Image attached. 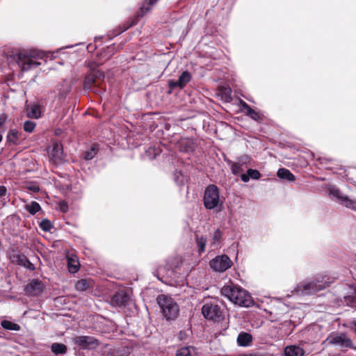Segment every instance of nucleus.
<instances>
[{
  "label": "nucleus",
  "mask_w": 356,
  "mask_h": 356,
  "mask_svg": "<svg viewBox=\"0 0 356 356\" xmlns=\"http://www.w3.org/2000/svg\"><path fill=\"white\" fill-rule=\"evenodd\" d=\"M221 293L230 301L240 306L248 307L253 302L250 294L246 290L234 284L224 286L221 289Z\"/></svg>",
  "instance_id": "1"
},
{
  "label": "nucleus",
  "mask_w": 356,
  "mask_h": 356,
  "mask_svg": "<svg viewBox=\"0 0 356 356\" xmlns=\"http://www.w3.org/2000/svg\"><path fill=\"white\" fill-rule=\"evenodd\" d=\"M105 77L104 72L92 68L87 72L84 77L83 88L85 92L90 91L97 94H102L104 91L99 81H104Z\"/></svg>",
  "instance_id": "2"
},
{
  "label": "nucleus",
  "mask_w": 356,
  "mask_h": 356,
  "mask_svg": "<svg viewBox=\"0 0 356 356\" xmlns=\"http://www.w3.org/2000/svg\"><path fill=\"white\" fill-rule=\"evenodd\" d=\"M105 77L104 72L92 68L87 72L84 77L83 88L85 92L90 91L97 94H102L104 91L99 81H104Z\"/></svg>",
  "instance_id": "3"
},
{
  "label": "nucleus",
  "mask_w": 356,
  "mask_h": 356,
  "mask_svg": "<svg viewBox=\"0 0 356 356\" xmlns=\"http://www.w3.org/2000/svg\"><path fill=\"white\" fill-rule=\"evenodd\" d=\"M202 201L207 209L216 211H221L224 202L220 197L219 188L214 184H209L206 187Z\"/></svg>",
  "instance_id": "4"
},
{
  "label": "nucleus",
  "mask_w": 356,
  "mask_h": 356,
  "mask_svg": "<svg viewBox=\"0 0 356 356\" xmlns=\"http://www.w3.org/2000/svg\"><path fill=\"white\" fill-rule=\"evenodd\" d=\"M157 302L167 321L175 320L178 316L179 306L173 298L162 294L158 296Z\"/></svg>",
  "instance_id": "5"
},
{
  "label": "nucleus",
  "mask_w": 356,
  "mask_h": 356,
  "mask_svg": "<svg viewBox=\"0 0 356 356\" xmlns=\"http://www.w3.org/2000/svg\"><path fill=\"white\" fill-rule=\"evenodd\" d=\"M37 58H42V54L21 52L17 55L16 61L22 71H28L36 68L40 65V62L35 60Z\"/></svg>",
  "instance_id": "6"
},
{
  "label": "nucleus",
  "mask_w": 356,
  "mask_h": 356,
  "mask_svg": "<svg viewBox=\"0 0 356 356\" xmlns=\"http://www.w3.org/2000/svg\"><path fill=\"white\" fill-rule=\"evenodd\" d=\"M328 286L326 281L314 280L311 282H300L296 286V292L301 295H311L325 289Z\"/></svg>",
  "instance_id": "7"
},
{
  "label": "nucleus",
  "mask_w": 356,
  "mask_h": 356,
  "mask_svg": "<svg viewBox=\"0 0 356 356\" xmlns=\"http://www.w3.org/2000/svg\"><path fill=\"white\" fill-rule=\"evenodd\" d=\"M325 342L338 346L341 349L354 348L351 339L346 333L332 332L327 336Z\"/></svg>",
  "instance_id": "8"
},
{
  "label": "nucleus",
  "mask_w": 356,
  "mask_h": 356,
  "mask_svg": "<svg viewBox=\"0 0 356 356\" xmlns=\"http://www.w3.org/2000/svg\"><path fill=\"white\" fill-rule=\"evenodd\" d=\"M225 161L230 167L232 173L234 175H239L244 172L245 168L252 165L251 157L245 154L238 157L236 161H232L229 159H225Z\"/></svg>",
  "instance_id": "9"
},
{
  "label": "nucleus",
  "mask_w": 356,
  "mask_h": 356,
  "mask_svg": "<svg viewBox=\"0 0 356 356\" xmlns=\"http://www.w3.org/2000/svg\"><path fill=\"white\" fill-rule=\"evenodd\" d=\"M156 273L157 278L165 284L173 285L177 282V273L168 264L159 266Z\"/></svg>",
  "instance_id": "10"
},
{
  "label": "nucleus",
  "mask_w": 356,
  "mask_h": 356,
  "mask_svg": "<svg viewBox=\"0 0 356 356\" xmlns=\"http://www.w3.org/2000/svg\"><path fill=\"white\" fill-rule=\"evenodd\" d=\"M329 195L332 199L336 200L339 204L356 211V200L350 199L334 186L329 188Z\"/></svg>",
  "instance_id": "11"
},
{
  "label": "nucleus",
  "mask_w": 356,
  "mask_h": 356,
  "mask_svg": "<svg viewBox=\"0 0 356 356\" xmlns=\"http://www.w3.org/2000/svg\"><path fill=\"white\" fill-rule=\"evenodd\" d=\"M74 345L82 350H95L99 345V341L92 336H77L73 338Z\"/></svg>",
  "instance_id": "12"
},
{
  "label": "nucleus",
  "mask_w": 356,
  "mask_h": 356,
  "mask_svg": "<svg viewBox=\"0 0 356 356\" xmlns=\"http://www.w3.org/2000/svg\"><path fill=\"white\" fill-rule=\"evenodd\" d=\"M202 313L205 318L213 321H219L222 318L221 309L216 303H205L202 307Z\"/></svg>",
  "instance_id": "13"
},
{
  "label": "nucleus",
  "mask_w": 356,
  "mask_h": 356,
  "mask_svg": "<svg viewBox=\"0 0 356 356\" xmlns=\"http://www.w3.org/2000/svg\"><path fill=\"white\" fill-rule=\"evenodd\" d=\"M211 268L218 272H224L232 265V261L226 254L216 256L209 262Z\"/></svg>",
  "instance_id": "14"
},
{
  "label": "nucleus",
  "mask_w": 356,
  "mask_h": 356,
  "mask_svg": "<svg viewBox=\"0 0 356 356\" xmlns=\"http://www.w3.org/2000/svg\"><path fill=\"white\" fill-rule=\"evenodd\" d=\"M72 84L70 81L64 79L56 88L58 92V97L60 101H64L69 93L71 92Z\"/></svg>",
  "instance_id": "15"
},
{
  "label": "nucleus",
  "mask_w": 356,
  "mask_h": 356,
  "mask_svg": "<svg viewBox=\"0 0 356 356\" xmlns=\"http://www.w3.org/2000/svg\"><path fill=\"white\" fill-rule=\"evenodd\" d=\"M44 289L43 284L38 279L33 280L29 284L25 286V291L28 295L38 296Z\"/></svg>",
  "instance_id": "16"
},
{
  "label": "nucleus",
  "mask_w": 356,
  "mask_h": 356,
  "mask_svg": "<svg viewBox=\"0 0 356 356\" xmlns=\"http://www.w3.org/2000/svg\"><path fill=\"white\" fill-rule=\"evenodd\" d=\"M12 259L14 262H16L18 265L24 267L25 268L33 271L35 270V266L33 264H32L29 259L24 254H13L12 257Z\"/></svg>",
  "instance_id": "17"
},
{
  "label": "nucleus",
  "mask_w": 356,
  "mask_h": 356,
  "mask_svg": "<svg viewBox=\"0 0 356 356\" xmlns=\"http://www.w3.org/2000/svg\"><path fill=\"white\" fill-rule=\"evenodd\" d=\"M129 300V296L124 291H119L115 293L111 299V305L116 307L125 306Z\"/></svg>",
  "instance_id": "18"
},
{
  "label": "nucleus",
  "mask_w": 356,
  "mask_h": 356,
  "mask_svg": "<svg viewBox=\"0 0 356 356\" xmlns=\"http://www.w3.org/2000/svg\"><path fill=\"white\" fill-rule=\"evenodd\" d=\"M195 238L197 251L199 254H202L205 252V247L207 243V237L206 236L195 234Z\"/></svg>",
  "instance_id": "19"
},
{
  "label": "nucleus",
  "mask_w": 356,
  "mask_h": 356,
  "mask_svg": "<svg viewBox=\"0 0 356 356\" xmlns=\"http://www.w3.org/2000/svg\"><path fill=\"white\" fill-rule=\"evenodd\" d=\"M67 268L70 273H76L80 268V264L78 258L75 255L68 256Z\"/></svg>",
  "instance_id": "20"
},
{
  "label": "nucleus",
  "mask_w": 356,
  "mask_h": 356,
  "mask_svg": "<svg viewBox=\"0 0 356 356\" xmlns=\"http://www.w3.org/2000/svg\"><path fill=\"white\" fill-rule=\"evenodd\" d=\"M252 341V337L250 334L242 332L237 337V343L239 346L247 347Z\"/></svg>",
  "instance_id": "21"
},
{
  "label": "nucleus",
  "mask_w": 356,
  "mask_h": 356,
  "mask_svg": "<svg viewBox=\"0 0 356 356\" xmlns=\"http://www.w3.org/2000/svg\"><path fill=\"white\" fill-rule=\"evenodd\" d=\"M286 356H303L305 350L298 346H287L284 349Z\"/></svg>",
  "instance_id": "22"
},
{
  "label": "nucleus",
  "mask_w": 356,
  "mask_h": 356,
  "mask_svg": "<svg viewBox=\"0 0 356 356\" xmlns=\"http://www.w3.org/2000/svg\"><path fill=\"white\" fill-rule=\"evenodd\" d=\"M63 145L60 143H55L53 144L51 156L56 161H60L63 159Z\"/></svg>",
  "instance_id": "23"
},
{
  "label": "nucleus",
  "mask_w": 356,
  "mask_h": 356,
  "mask_svg": "<svg viewBox=\"0 0 356 356\" xmlns=\"http://www.w3.org/2000/svg\"><path fill=\"white\" fill-rule=\"evenodd\" d=\"M192 79L191 74L186 70L184 71L178 78V87L183 89Z\"/></svg>",
  "instance_id": "24"
},
{
  "label": "nucleus",
  "mask_w": 356,
  "mask_h": 356,
  "mask_svg": "<svg viewBox=\"0 0 356 356\" xmlns=\"http://www.w3.org/2000/svg\"><path fill=\"white\" fill-rule=\"evenodd\" d=\"M196 349L193 346L182 347L177 350L176 356H195Z\"/></svg>",
  "instance_id": "25"
},
{
  "label": "nucleus",
  "mask_w": 356,
  "mask_h": 356,
  "mask_svg": "<svg viewBox=\"0 0 356 356\" xmlns=\"http://www.w3.org/2000/svg\"><path fill=\"white\" fill-rule=\"evenodd\" d=\"M277 177L281 179L293 181L295 180V176L291 171L286 168H280L277 172Z\"/></svg>",
  "instance_id": "26"
},
{
  "label": "nucleus",
  "mask_w": 356,
  "mask_h": 356,
  "mask_svg": "<svg viewBox=\"0 0 356 356\" xmlns=\"http://www.w3.org/2000/svg\"><path fill=\"white\" fill-rule=\"evenodd\" d=\"M51 351L56 355H63L67 353V346L63 343H54L51 346Z\"/></svg>",
  "instance_id": "27"
},
{
  "label": "nucleus",
  "mask_w": 356,
  "mask_h": 356,
  "mask_svg": "<svg viewBox=\"0 0 356 356\" xmlns=\"http://www.w3.org/2000/svg\"><path fill=\"white\" fill-rule=\"evenodd\" d=\"M27 115L31 118H38L40 117V110L38 105L33 104L27 108Z\"/></svg>",
  "instance_id": "28"
},
{
  "label": "nucleus",
  "mask_w": 356,
  "mask_h": 356,
  "mask_svg": "<svg viewBox=\"0 0 356 356\" xmlns=\"http://www.w3.org/2000/svg\"><path fill=\"white\" fill-rule=\"evenodd\" d=\"M1 325L3 329L7 330L19 331L20 330V326L18 324L8 320H3Z\"/></svg>",
  "instance_id": "29"
},
{
  "label": "nucleus",
  "mask_w": 356,
  "mask_h": 356,
  "mask_svg": "<svg viewBox=\"0 0 356 356\" xmlns=\"http://www.w3.org/2000/svg\"><path fill=\"white\" fill-rule=\"evenodd\" d=\"M97 147L96 145L93 144L89 149H88L87 151H86L84 153H83V158L84 159L87 160V161H90L91 159H92L97 154Z\"/></svg>",
  "instance_id": "30"
},
{
  "label": "nucleus",
  "mask_w": 356,
  "mask_h": 356,
  "mask_svg": "<svg viewBox=\"0 0 356 356\" xmlns=\"http://www.w3.org/2000/svg\"><path fill=\"white\" fill-rule=\"evenodd\" d=\"M19 132L17 129H10L7 135V140L13 144H17Z\"/></svg>",
  "instance_id": "31"
},
{
  "label": "nucleus",
  "mask_w": 356,
  "mask_h": 356,
  "mask_svg": "<svg viewBox=\"0 0 356 356\" xmlns=\"http://www.w3.org/2000/svg\"><path fill=\"white\" fill-rule=\"evenodd\" d=\"M25 208L31 215H35L41 209V207L39 203L35 201L31 202L29 204H26Z\"/></svg>",
  "instance_id": "32"
},
{
  "label": "nucleus",
  "mask_w": 356,
  "mask_h": 356,
  "mask_svg": "<svg viewBox=\"0 0 356 356\" xmlns=\"http://www.w3.org/2000/svg\"><path fill=\"white\" fill-rule=\"evenodd\" d=\"M90 286L89 282L86 279H81L76 282L75 289L78 291H86Z\"/></svg>",
  "instance_id": "33"
},
{
  "label": "nucleus",
  "mask_w": 356,
  "mask_h": 356,
  "mask_svg": "<svg viewBox=\"0 0 356 356\" xmlns=\"http://www.w3.org/2000/svg\"><path fill=\"white\" fill-rule=\"evenodd\" d=\"M70 190L74 194L79 195L83 193V187L78 181H73L70 184Z\"/></svg>",
  "instance_id": "34"
},
{
  "label": "nucleus",
  "mask_w": 356,
  "mask_h": 356,
  "mask_svg": "<svg viewBox=\"0 0 356 356\" xmlns=\"http://www.w3.org/2000/svg\"><path fill=\"white\" fill-rule=\"evenodd\" d=\"M222 232L219 229H216L212 235V241L211 243V245H219L222 241Z\"/></svg>",
  "instance_id": "35"
},
{
  "label": "nucleus",
  "mask_w": 356,
  "mask_h": 356,
  "mask_svg": "<svg viewBox=\"0 0 356 356\" xmlns=\"http://www.w3.org/2000/svg\"><path fill=\"white\" fill-rule=\"evenodd\" d=\"M174 179L175 181L177 183L179 186H182L184 184L186 178V177L181 173V171H175L174 174Z\"/></svg>",
  "instance_id": "36"
},
{
  "label": "nucleus",
  "mask_w": 356,
  "mask_h": 356,
  "mask_svg": "<svg viewBox=\"0 0 356 356\" xmlns=\"http://www.w3.org/2000/svg\"><path fill=\"white\" fill-rule=\"evenodd\" d=\"M40 227L44 232H50L53 225L49 220L45 218L40 222Z\"/></svg>",
  "instance_id": "37"
},
{
  "label": "nucleus",
  "mask_w": 356,
  "mask_h": 356,
  "mask_svg": "<svg viewBox=\"0 0 356 356\" xmlns=\"http://www.w3.org/2000/svg\"><path fill=\"white\" fill-rule=\"evenodd\" d=\"M145 154L149 159L152 160L156 159V157L159 154V150L155 147H150L146 150Z\"/></svg>",
  "instance_id": "38"
},
{
  "label": "nucleus",
  "mask_w": 356,
  "mask_h": 356,
  "mask_svg": "<svg viewBox=\"0 0 356 356\" xmlns=\"http://www.w3.org/2000/svg\"><path fill=\"white\" fill-rule=\"evenodd\" d=\"M247 172L250 179L257 180L261 177V173L257 170L248 168Z\"/></svg>",
  "instance_id": "39"
},
{
  "label": "nucleus",
  "mask_w": 356,
  "mask_h": 356,
  "mask_svg": "<svg viewBox=\"0 0 356 356\" xmlns=\"http://www.w3.org/2000/svg\"><path fill=\"white\" fill-rule=\"evenodd\" d=\"M35 125V122L27 120L24 123V130L26 132L31 133L33 131Z\"/></svg>",
  "instance_id": "40"
},
{
  "label": "nucleus",
  "mask_w": 356,
  "mask_h": 356,
  "mask_svg": "<svg viewBox=\"0 0 356 356\" xmlns=\"http://www.w3.org/2000/svg\"><path fill=\"white\" fill-rule=\"evenodd\" d=\"M7 194V188L4 186H0V198L2 199V205L5 206L9 200H6L5 197Z\"/></svg>",
  "instance_id": "41"
},
{
  "label": "nucleus",
  "mask_w": 356,
  "mask_h": 356,
  "mask_svg": "<svg viewBox=\"0 0 356 356\" xmlns=\"http://www.w3.org/2000/svg\"><path fill=\"white\" fill-rule=\"evenodd\" d=\"M26 188L29 191L31 192L38 193L40 191L39 185L35 182L28 183Z\"/></svg>",
  "instance_id": "42"
},
{
  "label": "nucleus",
  "mask_w": 356,
  "mask_h": 356,
  "mask_svg": "<svg viewBox=\"0 0 356 356\" xmlns=\"http://www.w3.org/2000/svg\"><path fill=\"white\" fill-rule=\"evenodd\" d=\"M345 300L350 307L356 308V295L346 296Z\"/></svg>",
  "instance_id": "43"
},
{
  "label": "nucleus",
  "mask_w": 356,
  "mask_h": 356,
  "mask_svg": "<svg viewBox=\"0 0 356 356\" xmlns=\"http://www.w3.org/2000/svg\"><path fill=\"white\" fill-rule=\"evenodd\" d=\"M128 29H129V26H126V27H124V28H122V29L119 28V29H118V30H114V31H113L112 32H110V33H108V38H109L110 39H111V38H114V37H115V36H117V35H120V33H122V32L125 31H126V30H127Z\"/></svg>",
  "instance_id": "44"
},
{
  "label": "nucleus",
  "mask_w": 356,
  "mask_h": 356,
  "mask_svg": "<svg viewBox=\"0 0 356 356\" xmlns=\"http://www.w3.org/2000/svg\"><path fill=\"white\" fill-rule=\"evenodd\" d=\"M246 114L252 120H255V121H259V120H261V118L259 116V114L256 112L254 110H253L252 108H251V110H249Z\"/></svg>",
  "instance_id": "45"
},
{
  "label": "nucleus",
  "mask_w": 356,
  "mask_h": 356,
  "mask_svg": "<svg viewBox=\"0 0 356 356\" xmlns=\"http://www.w3.org/2000/svg\"><path fill=\"white\" fill-rule=\"evenodd\" d=\"M120 48V45L118 46V49H115V44L111 45L109 47H107L106 51L107 54H109V56H111L113 55Z\"/></svg>",
  "instance_id": "46"
},
{
  "label": "nucleus",
  "mask_w": 356,
  "mask_h": 356,
  "mask_svg": "<svg viewBox=\"0 0 356 356\" xmlns=\"http://www.w3.org/2000/svg\"><path fill=\"white\" fill-rule=\"evenodd\" d=\"M241 179L242 181L245 182V183H247L250 181V178H249V176H248V174H245V173H241Z\"/></svg>",
  "instance_id": "47"
},
{
  "label": "nucleus",
  "mask_w": 356,
  "mask_h": 356,
  "mask_svg": "<svg viewBox=\"0 0 356 356\" xmlns=\"http://www.w3.org/2000/svg\"><path fill=\"white\" fill-rule=\"evenodd\" d=\"M168 86L170 88H175L176 87H178V80L177 81H172V80L169 81Z\"/></svg>",
  "instance_id": "48"
},
{
  "label": "nucleus",
  "mask_w": 356,
  "mask_h": 356,
  "mask_svg": "<svg viewBox=\"0 0 356 356\" xmlns=\"http://www.w3.org/2000/svg\"><path fill=\"white\" fill-rule=\"evenodd\" d=\"M6 120V115L5 114L0 115V127H3Z\"/></svg>",
  "instance_id": "49"
},
{
  "label": "nucleus",
  "mask_w": 356,
  "mask_h": 356,
  "mask_svg": "<svg viewBox=\"0 0 356 356\" xmlns=\"http://www.w3.org/2000/svg\"><path fill=\"white\" fill-rule=\"evenodd\" d=\"M242 105H243V107L245 109L246 111V113L249 111V110H251V107L247 104L245 103V102H242Z\"/></svg>",
  "instance_id": "50"
},
{
  "label": "nucleus",
  "mask_w": 356,
  "mask_h": 356,
  "mask_svg": "<svg viewBox=\"0 0 356 356\" xmlns=\"http://www.w3.org/2000/svg\"><path fill=\"white\" fill-rule=\"evenodd\" d=\"M96 46L92 44H89L88 46H87V49L89 52L93 51L95 49H96Z\"/></svg>",
  "instance_id": "51"
},
{
  "label": "nucleus",
  "mask_w": 356,
  "mask_h": 356,
  "mask_svg": "<svg viewBox=\"0 0 356 356\" xmlns=\"http://www.w3.org/2000/svg\"><path fill=\"white\" fill-rule=\"evenodd\" d=\"M60 209L63 211V212H66L67 210V205L66 204H63V205H61L60 207Z\"/></svg>",
  "instance_id": "52"
},
{
  "label": "nucleus",
  "mask_w": 356,
  "mask_h": 356,
  "mask_svg": "<svg viewBox=\"0 0 356 356\" xmlns=\"http://www.w3.org/2000/svg\"><path fill=\"white\" fill-rule=\"evenodd\" d=\"M224 99H225V101L227 102H229L232 100L231 96L230 95H225Z\"/></svg>",
  "instance_id": "53"
},
{
  "label": "nucleus",
  "mask_w": 356,
  "mask_h": 356,
  "mask_svg": "<svg viewBox=\"0 0 356 356\" xmlns=\"http://www.w3.org/2000/svg\"><path fill=\"white\" fill-rule=\"evenodd\" d=\"M142 9H143V13H147L150 9V8L149 6H147V7L144 6L142 8Z\"/></svg>",
  "instance_id": "54"
},
{
  "label": "nucleus",
  "mask_w": 356,
  "mask_h": 356,
  "mask_svg": "<svg viewBox=\"0 0 356 356\" xmlns=\"http://www.w3.org/2000/svg\"><path fill=\"white\" fill-rule=\"evenodd\" d=\"M158 0H149V2H148L149 6H150L154 4Z\"/></svg>",
  "instance_id": "55"
},
{
  "label": "nucleus",
  "mask_w": 356,
  "mask_h": 356,
  "mask_svg": "<svg viewBox=\"0 0 356 356\" xmlns=\"http://www.w3.org/2000/svg\"><path fill=\"white\" fill-rule=\"evenodd\" d=\"M353 325H354V327H355V332H356V321H355V322L353 323Z\"/></svg>",
  "instance_id": "56"
},
{
  "label": "nucleus",
  "mask_w": 356,
  "mask_h": 356,
  "mask_svg": "<svg viewBox=\"0 0 356 356\" xmlns=\"http://www.w3.org/2000/svg\"><path fill=\"white\" fill-rule=\"evenodd\" d=\"M2 139H3V137H2V136L0 134V143L1 142Z\"/></svg>",
  "instance_id": "57"
}]
</instances>
